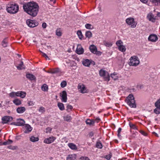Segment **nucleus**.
I'll use <instances>...</instances> for the list:
<instances>
[{
  "label": "nucleus",
  "mask_w": 160,
  "mask_h": 160,
  "mask_svg": "<svg viewBox=\"0 0 160 160\" xmlns=\"http://www.w3.org/2000/svg\"><path fill=\"white\" fill-rule=\"evenodd\" d=\"M96 147L98 148L101 149L102 148V145L100 142H98L96 143Z\"/></svg>",
  "instance_id": "c9c22d12"
},
{
  "label": "nucleus",
  "mask_w": 160,
  "mask_h": 160,
  "mask_svg": "<svg viewBox=\"0 0 160 160\" xmlns=\"http://www.w3.org/2000/svg\"><path fill=\"white\" fill-rule=\"evenodd\" d=\"M117 73L116 72H114L111 74V77L114 80H116L117 78Z\"/></svg>",
  "instance_id": "58836bf2"
},
{
  "label": "nucleus",
  "mask_w": 160,
  "mask_h": 160,
  "mask_svg": "<svg viewBox=\"0 0 160 160\" xmlns=\"http://www.w3.org/2000/svg\"><path fill=\"white\" fill-rule=\"evenodd\" d=\"M42 27L43 28H45L47 27V24L45 22H43L42 24Z\"/></svg>",
  "instance_id": "bf43d9fd"
},
{
  "label": "nucleus",
  "mask_w": 160,
  "mask_h": 160,
  "mask_svg": "<svg viewBox=\"0 0 160 160\" xmlns=\"http://www.w3.org/2000/svg\"><path fill=\"white\" fill-rule=\"evenodd\" d=\"M122 130V128H119L118 130V133H120Z\"/></svg>",
  "instance_id": "69168bd1"
},
{
  "label": "nucleus",
  "mask_w": 160,
  "mask_h": 160,
  "mask_svg": "<svg viewBox=\"0 0 160 160\" xmlns=\"http://www.w3.org/2000/svg\"><path fill=\"white\" fill-rule=\"evenodd\" d=\"M150 1L156 5H160V0H150Z\"/></svg>",
  "instance_id": "c756f323"
},
{
  "label": "nucleus",
  "mask_w": 160,
  "mask_h": 160,
  "mask_svg": "<svg viewBox=\"0 0 160 160\" xmlns=\"http://www.w3.org/2000/svg\"><path fill=\"white\" fill-rule=\"evenodd\" d=\"M16 67L17 69L19 70L25 69V67L22 61H21L20 63Z\"/></svg>",
  "instance_id": "4be33fe9"
},
{
  "label": "nucleus",
  "mask_w": 160,
  "mask_h": 160,
  "mask_svg": "<svg viewBox=\"0 0 160 160\" xmlns=\"http://www.w3.org/2000/svg\"><path fill=\"white\" fill-rule=\"evenodd\" d=\"M80 159L81 160H89L88 157H81Z\"/></svg>",
  "instance_id": "5fc2aeb1"
},
{
  "label": "nucleus",
  "mask_w": 160,
  "mask_h": 160,
  "mask_svg": "<svg viewBox=\"0 0 160 160\" xmlns=\"http://www.w3.org/2000/svg\"><path fill=\"white\" fill-rule=\"evenodd\" d=\"M41 113H43L45 111V108L44 107H41L38 110Z\"/></svg>",
  "instance_id": "de8ad7c7"
},
{
  "label": "nucleus",
  "mask_w": 160,
  "mask_h": 160,
  "mask_svg": "<svg viewBox=\"0 0 160 160\" xmlns=\"http://www.w3.org/2000/svg\"><path fill=\"white\" fill-rule=\"evenodd\" d=\"M67 85V82L66 81H63L61 83V86L62 88L65 87Z\"/></svg>",
  "instance_id": "c03bdc74"
},
{
  "label": "nucleus",
  "mask_w": 160,
  "mask_h": 160,
  "mask_svg": "<svg viewBox=\"0 0 160 160\" xmlns=\"http://www.w3.org/2000/svg\"><path fill=\"white\" fill-rule=\"evenodd\" d=\"M13 118L12 117L9 116H5L2 117V123H7L8 122L12 121V120Z\"/></svg>",
  "instance_id": "6e6552de"
},
{
  "label": "nucleus",
  "mask_w": 160,
  "mask_h": 160,
  "mask_svg": "<svg viewBox=\"0 0 160 160\" xmlns=\"http://www.w3.org/2000/svg\"><path fill=\"white\" fill-rule=\"evenodd\" d=\"M26 108L24 107H19L16 109L17 113H22L26 111Z\"/></svg>",
  "instance_id": "aec40b11"
},
{
  "label": "nucleus",
  "mask_w": 160,
  "mask_h": 160,
  "mask_svg": "<svg viewBox=\"0 0 160 160\" xmlns=\"http://www.w3.org/2000/svg\"><path fill=\"white\" fill-rule=\"evenodd\" d=\"M60 96L62 97V102H66L67 101V94L65 91H63L61 93Z\"/></svg>",
  "instance_id": "ddd939ff"
},
{
  "label": "nucleus",
  "mask_w": 160,
  "mask_h": 160,
  "mask_svg": "<svg viewBox=\"0 0 160 160\" xmlns=\"http://www.w3.org/2000/svg\"><path fill=\"white\" fill-rule=\"evenodd\" d=\"M69 159H70L71 160H75L78 159V158H77L76 154H73L69 155L67 157V159L68 160Z\"/></svg>",
  "instance_id": "412c9836"
},
{
  "label": "nucleus",
  "mask_w": 160,
  "mask_h": 160,
  "mask_svg": "<svg viewBox=\"0 0 160 160\" xmlns=\"http://www.w3.org/2000/svg\"><path fill=\"white\" fill-rule=\"evenodd\" d=\"M56 34L58 36H61L62 35V33L60 30H57L56 32Z\"/></svg>",
  "instance_id": "a18cd8bd"
},
{
  "label": "nucleus",
  "mask_w": 160,
  "mask_h": 160,
  "mask_svg": "<svg viewBox=\"0 0 160 160\" xmlns=\"http://www.w3.org/2000/svg\"><path fill=\"white\" fill-rule=\"evenodd\" d=\"M111 156H112V154H111V153H110L108 155H107L106 156L105 158L108 160H109V159H110V158L111 157Z\"/></svg>",
  "instance_id": "603ef678"
},
{
  "label": "nucleus",
  "mask_w": 160,
  "mask_h": 160,
  "mask_svg": "<svg viewBox=\"0 0 160 160\" xmlns=\"http://www.w3.org/2000/svg\"><path fill=\"white\" fill-rule=\"evenodd\" d=\"M26 78L30 81H36V79L35 77L31 73H27L26 75Z\"/></svg>",
  "instance_id": "f3484780"
},
{
  "label": "nucleus",
  "mask_w": 160,
  "mask_h": 160,
  "mask_svg": "<svg viewBox=\"0 0 160 160\" xmlns=\"http://www.w3.org/2000/svg\"><path fill=\"white\" fill-rule=\"evenodd\" d=\"M42 89L44 91H47L48 89V86L46 84H44L41 87Z\"/></svg>",
  "instance_id": "473e14b6"
},
{
  "label": "nucleus",
  "mask_w": 160,
  "mask_h": 160,
  "mask_svg": "<svg viewBox=\"0 0 160 160\" xmlns=\"http://www.w3.org/2000/svg\"><path fill=\"white\" fill-rule=\"evenodd\" d=\"M122 43V41L121 40H119L116 42V44L119 47L120 46L122 45H121V44Z\"/></svg>",
  "instance_id": "49530a36"
},
{
  "label": "nucleus",
  "mask_w": 160,
  "mask_h": 160,
  "mask_svg": "<svg viewBox=\"0 0 160 160\" xmlns=\"http://www.w3.org/2000/svg\"><path fill=\"white\" fill-rule=\"evenodd\" d=\"M32 128L28 124L25 125V130L24 132L26 133H29L32 130Z\"/></svg>",
  "instance_id": "2eb2a0df"
},
{
  "label": "nucleus",
  "mask_w": 160,
  "mask_h": 160,
  "mask_svg": "<svg viewBox=\"0 0 160 160\" xmlns=\"http://www.w3.org/2000/svg\"><path fill=\"white\" fill-rule=\"evenodd\" d=\"M129 125L131 128L135 130L137 129V127L134 124L129 123Z\"/></svg>",
  "instance_id": "79ce46f5"
},
{
  "label": "nucleus",
  "mask_w": 160,
  "mask_h": 160,
  "mask_svg": "<svg viewBox=\"0 0 160 160\" xmlns=\"http://www.w3.org/2000/svg\"><path fill=\"white\" fill-rule=\"evenodd\" d=\"M85 28L88 29H92L93 28V26L89 23H87L85 25Z\"/></svg>",
  "instance_id": "e433bc0d"
},
{
  "label": "nucleus",
  "mask_w": 160,
  "mask_h": 160,
  "mask_svg": "<svg viewBox=\"0 0 160 160\" xmlns=\"http://www.w3.org/2000/svg\"><path fill=\"white\" fill-rule=\"evenodd\" d=\"M67 110L69 112L73 108L72 107L71 105H68L67 106Z\"/></svg>",
  "instance_id": "3c124183"
},
{
  "label": "nucleus",
  "mask_w": 160,
  "mask_h": 160,
  "mask_svg": "<svg viewBox=\"0 0 160 160\" xmlns=\"http://www.w3.org/2000/svg\"><path fill=\"white\" fill-rule=\"evenodd\" d=\"M99 74L101 77H103L105 81L107 82L109 81L110 76L108 72L107 71L101 69L99 71Z\"/></svg>",
  "instance_id": "20e7f679"
},
{
  "label": "nucleus",
  "mask_w": 160,
  "mask_h": 160,
  "mask_svg": "<svg viewBox=\"0 0 160 160\" xmlns=\"http://www.w3.org/2000/svg\"><path fill=\"white\" fill-rule=\"evenodd\" d=\"M59 72L58 69H54L50 72H48V73H50L52 74L56 73Z\"/></svg>",
  "instance_id": "37998d69"
},
{
  "label": "nucleus",
  "mask_w": 160,
  "mask_h": 160,
  "mask_svg": "<svg viewBox=\"0 0 160 160\" xmlns=\"http://www.w3.org/2000/svg\"><path fill=\"white\" fill-rule=\"evenodd\" d=\"M119 50L122 52H125L126 50V48L125 46L122 45L118 47Z\"/></svg>",
  "instance_id": "c85d7f7f"
},
{
  "label": "nucleus",
  "mask_w": 160,
  "mask_h": 160,
  "mask_svg": "<svg viewBox=\"0 0 160 160\" xmlns=\"http://www.w3.org/2000/svg\"><path fill=\"white\" fill-rule=\"evenodd\" d=\"M26 23L29 27L31 28L37 26L38 24V22L36 20H28L26 21Z\"/></svg>",
  "instance_id": "0eeeda50"
},
{
  "label": "nucleus",
  "mask_w": 160,
  "mask_h": 160,
  "mask_svg": "<svg viewBox=\"0 0 160 160\" xmlns=\"http://www.w3.org/2000/svg\"><path fill=\"white\" fill-rule=\"evenodd\" d=\"M13 103L16 105H20L21 103V101L18 99H14L13 100Z\"/></svg>",
  "instance_id": "cd10ccee"
},
{
  "label": "nucleus",
  "mask_w": 160,
  "mask_h": 160,
  "mask_svg": "<svg viewBox=\"0 0 160 160\" xmlns=\"http://www.w3.org/2000/svg\"><path fill=\"white\" fill-rule=\"evenodd\" d=\"M2 45L4 48L6 47L7 46V42L6 38H4L2 42Z\"/></svg>",
  "instance_id": "f704fd0d"
},
{
  "label": "nucleus",
  "mask_w": 160,
  "mask_h": 160,
  "mask_svg": "<svg viewBox=\"0 0 160 160\" xmlns=\"http://www.w3.org/2000/svg\"><path fill=\"white\" fill-rule=\"evenodd\" d=\"M77 54H82L84 51L83 49L81 47V45H78L76 50Z\"/></svg>",
  "instance_id": "a211bd4d"
},
{
  "label": "nucleus",
  "mask_w": 160,
  "mask_h": 160,
  "mask_svg": "<svg viewBox=\"0 0 160 160\" xmlns=\"http://www.w3.org/2000/svg\"><path fill=\"white\" fill-rule=\"evenodd\" d=\"M72 119L71 117L69 115H67L64 117V120L67 122H70Z\"/></svg>",
  "instance_id": "72a5a7b5"
},
{
  "label": "nucleus",
  "mask_w": 160,
  "mask_h": 160,
  "mask_svg": "<svg viewBox=\"0 0 160 160\" xmlns=\"http://www.w3.org/2000/svg\"><path fill=\"white\" fill-rule=\"evenodd\" d=\"M157 16L158 17H160V12H158L157 14Z\"/></svg>",
  "instance_id": "774afa93"
},
{
  "label": "nucleus",
  "mask_w": 160,
  "mask_h": 160,
  "mask_svg": "<svg viewBox=\"0 0 160 160\" xmlns=\"http://www.w3.org/2000/svg\"><path fill=\"white\" fill-rule=\"evenodd\" d=\"M104 44L106 47H110L112 46V44L110 42H107L106 41H104Z\"/></svg>",
  "instance_id": "7c9ffc66"
},
{
  "label": "nucleus",
  "mask_w": 160,
  "mask_h": 160,
  "mask_svg": "<svg viewBox=\"0 0 160 160\" xmlns=\"http://www.w3.org/2000/svg\"><path fill=\"white\" fill-rule=\"evenodd\" d=\"M78 90L81 93H84L87 92L86 88L84 85H78Z\"/></svg>",
  "instance_id": "4468645a"
},
{
  "label": "nucleus",
  "mask_w": 160,
  "mask_h": 160,
  "mask_svg": "<svg viewBox=\"0 0 160 160\" xmlns=\"http://www.w3.org/2000/svg\"><path fill=\"white\" fill-rule=\"evenodd\" d=\"M23 8L25 12L33 17L37 15L38 11V6L35 2L25 3L23 4Z\"/></svg>",
  "instance_id": "f257e3e1"
},
{
  "label": "nucleus",
  "mask_w": 160,
  "mask_h": 160,
  "mask_svg": "<svg viewBox=\"0 0 160 160\" xmlns=\"http://www.w3.org/2000/svg\"><path fill=\"white\" fill-rule=\"evenodd\" d=\"M11 125H14L17 126V122H12L10 124Z\"/></svg>",
  "instance_id": "0e129e2a"
},
{
  "label": "nucleus",
  "mask_w": 160,
  "mask_h": 160,
  "mask_svg": "<svg viewBox=\"0 0 160 160\" xmlns=\"http://www.w3.org/2000/svg\"><path fill=\"white\" fill-rule=\"evenodd\" d=\"M35 102L32 101H29L28 102V104L29 106H33L35 104Z\"/></svg>",
  "instance_id": "8fccbe9b"
},
{
  "label": "nucleus",
  "mask_w": 160,
  "mask_h": 160,
  "mask_svg": "<svg viewBox=\"0 0 160 160\" xmlns=\"http://www.w3.org/2000/svg\"><path fill=\"white\" fill-rule=\"evenodd\" d=\"M26 93L22 92V91H20V96L19 97H21L22 98H23L25 97L26 95Z\"/></svg>",
  "instance_id": "ea45409f"
},
{
  "label": "nucleus",
  "mask_w": 160,
  "mask_h": 160,
  "mask_svg": "<svg viewBox=\"0 0 160 160\" xmlns=\"http://www.w3.org/2000/svg\"><path fill=\"white\" fill-rule=\"evenodd\" d=\"M86 123L90 126H93L95 123V121L93 120L88 119L86 121Z\"/></svg>",
  "instance_id": "5701e85b"
},
{
  "label": "nucleus",
  "mask_w": 160,
  "mask_h": 160,
  "mask_svg": "<svg viewBox=\"0 0 160 160\" xmlns=\"http://www.w3.org/2000/svg\"><path fill=\"white\" fill-rule=\"evenodd\" d=\"M92 36V34L91 32L89 31H88L86 32L85 36L86 38H90Z\"/></svg>",
  "instance_id": "a878e982"
},
{
  "label": "nucleus",
  "mask_w": 160,
  "mask_h": 160,
  "mask_svg": "<svg viewBox=\"0 0 160 160\" xmlns=\"http://www.w3.org/2000/svg\"><path fill=\"white\" fill-rule=\"evenodd\" d=\"M89 49L90 51L94 54H98L97 52H98L97 49L96 47L93 44H92L90 46Z\"/></svg>",
  "instance_id": "f8f14e48"
},
{
  "label": "nucleus",
  "mask_w": 160,
  "mask_h": 160,
  "mask_svg": "<svg viewBox=\"0 0 160 160\" xmlns=\"http://www.w3.org/2000/svg\"><path fill=\"white\" fill-rule=\"evenodd\" d=\"M157 16H155L154 15H153L152 13H149L147 16V19L150 21L152 22H155Z\"/></svg>",
  "instance_id": "9d476101"
},
{
  "label": "nucleus",
  "mask_w": 160,
  "mask_h": 160,
  "mask_svg": "<svg viewBox=\"0 0 160 160\" xmlns=\"http://www.w3.org/2000/svg\"><path fill=\"white\" fill-rule=\"evenodd\" d=\"M17 126H22L24 125L25 121L22 119L20 118L17 119Z\"/></svg>",
  "instance_id": "6ab92c4d"
},
{
  "label": "nucleus",
  "mask_w": 160,
  "mask_h": 160,
  "mask_svg": "<svg viewBox=\"0 0 160 160\" xmlns=\"http://www.w3.org/2000/svg\"><path fill=\"white\" fill-rule=\"evenodd\" d=\"M118 137L119 138H121V135L120 134V133H118V135H117Z\"/></svg>",
  "instance_id": "338daca9"
},
{
  "label": "nucleus",
  "mask_w": 160,
  "mask_h": 160,
  "mask_svg": "<svg viewBox=\"0 0 160 160\" xmlns=\"http://www.w3.org/2000/svg\"><path fill=\"white\" fill-rule=\"evenodd\" d=\"M6 9L8 12L11 14H15L18 12L19 6L16 4H8L7 6Z\"/></svg>",
  "instance_id": "f03ea898"
},
{
  "label": "nucleus",
  "mask_w": 160,
  "mask_h": 160,
  "mask_svg": "<svg viewBox=\"0 0 160 160\" xmlns=\"http://www.w3.org/2000/svg\"><path fill=\"white\" fill-rule=\"evenodd\" d=\"M12 142V141L11 140H8L7 141L2 142V145H7L11 144Z\"/></svg>",
  "instance_id": "a19ab883"
},
{
  "label": "nucleus",
  "mask_w": 160,
  "mask_h": 160,
  "mask_svg": "<svg viewBox=\"0 0 160 160\" xmlns=\"http://www.w3.org/2000/svg\"><path fill=\"white\" fill-rule=\"evenodd\" d=\"M20 91H18L15 92L16 96L19 97L20 96Z\"/></svg>",
  "instance_id": "e2e57ef3"
},
{
  "label": "nucleus",
  "mask_w": 160,
  "mask_h": 160,
  "mask_svg": "<svg viewBox=\"0 0 160 160\" xmlns=\"http://www.w3.org/2000/svg\"><path fill=\"white\" fill-rule=\"evenodd\" d=\"M41 53H42V56L43 57H44L45 58H46V59H49V58H48V57L47 56V54H46L45 53H44V52H41Z\"/></svg>",
  "instance_id": "6e6d98bb"
},
{
  "label": "nucleus",
  "mask_w": 160,
  "mask_h": 160,
  "mask_svg": "<svg viewBox=\"0 0 160 160\" xmlns=\"http://www.w3.org/2000/svg\"><path fill=\"white\" fill-rule=\"evenodd\" d=\"M77 34L78 37V38L82 40L83 39H84V37L81 30H78L77 32Z\"/></svg>",
  "instance_id": "b1692460"
},
{
  "label": "nucleus",
  "mask_w": 160,
  "mask_h": 160,
  "mask_svg": "<svg viewBox=\"0 0 160 160\" xmlns=\"http://www.w3.org/2000/svg\"><path fill=\"white\" fill-rule=\"evenodd\" d=\"M140 1L143 3H147L148 0H140Z\"/></svg>",
  "instance_id": "052dcab7"
},
{
  "label": "nucleus",
  "mask_w": 160,
  "mask_h": 160,
  "mask_svg": "<svg viewBox=\"0 0 160 160\" xmlns=\"http://www.w3.org/2000/svg\"><path fill=\"white\" fill-rule=\"evenodd\" d=\"M139 132L142 135H144V136H146L147 135V133L143 131L140 130L139 131Z\"/></svg>",
  "instance_id": "13d9d810"
},
{
  "label": "nucleus",
  "mask_w": 160,
  "mask_h": 160,
  "mask_svg": "<svg viewBox=\"0 0 160 160\" xmlns=\"http://www.w3.org/2000/svg\"><path fill=\"white\" fill-rule=\"evenodd\" d=\"M130 61L129 65L130 66H136L138 65L140 61L138 58L136 56L131 57L129 59Z\"/></svg>",
  "instance_id": "39448f33"
},
{
  "label": "nucleus",
  "mask_w": 160,
  "mask_h": 160,
  "mask_svg": "<svg viewBox=\"0 0 160 160\" xmlns=\"http://www.w3.org/2000/svg\"><path fill=\"white\" fill-rule=\"evenodd\" d=\"M30 140L32 142H35L38 141L39 140V139L37 137H36L33 136H32L30 138Z\"/></svg>",
  "instance_id": "2f4dec72"
},
{
  "label": "nucleus",
  "mask_w": 160,
  "mask_h": 160,
  "mask_svg": "<svg viewBox=\"0 0 160 160\" xmlns=\"http://www.w3.org/2000/svg\"><path fill=\"white\" fill-rule=\"evenodd\" d=\"M58 107L59 109L61 111H63L64 110V104L62 103L59 102L58 104Z\"/></svg>",
  "instance_id": "bb28decb"
},
{
  "label": "nucleus",
  "mask_w": 160,
  "mask_h": 160,
  "mask_svg": "<svg viewBox=\"0 0 160 160\" xmlns=\"http://www.w3.org/2000/svg\"><path fill=\"white\" fill-rule=\"evenodd\" d=\"M9 96L11 98H13L16 96L15 92H11L9 94Z\"/></svg>",
  "instance_id": "864d4df0"
},
{
  "label": "nucleus",
  "mask_w": 160,
  "mask_h": 160,
  "mask_svg": "<svg viewBox=\"0 0 160 160\" xmlns=\"http://www.w3.org/2000/svg\"><path fill=\"white\" fill-rule=\"evenodd\" d=\"M126 23L131 26L132 28H134L136 27L137 23L134 21V19L132 18H127L126 20Z\"/></svg>",
  "instance_id": "423d86ee"
},
{
  "label": "nucleus",
  "mask_w": 160,
  "mask_h": 160,
  "mask_svg": "<svg viewBox=\"0 0 160 160\" xmlns=\"http://www.w3.org/2000/svg\"><path fill=\"white\" fill-rule=\"evenodd\" d=\"M148 39L149 41L155 42L158 40V38L156 34H152L149 36Z\"/></svg>",
  "instance_id": "1a4fd4ad"
},
{
  "label": "nucleus",
  "mask_w": 160,
  "mask_h": 160,
  "mask_svg": "<svg viewBox=\"0 0 160 160\" xmlns=\"http://www.w3.org/2000/svg\"><path fill=\"white\" fill-rule=\"evenodd\" d=\"M68 147L72 150H76L77 149V147L76 146L72 143H69L68 144Z\"/></svg>",
  "instance_id": "393cba45"
},
{
  "label": "nucleus",
  "mask_w": 160,
  "mask_h": 160,
  "mask_svg": "<svg viewBox=\"0 0 160 160\" xmlns=\"http://www.w3.org/2000/svg\"><path fill=\"white\" fill-rule=\"evenodd\" d=\"M91 62V61L88 59H84L82 61V64L85 66L88 67L90 65Z\"/></svg>",
  "instance_id": "dca6fc26"
},
{
  "label": "nucleus",
  "mask_w": 160,
  "mask_h": 160,
  "mask_svg": "<svg viewBox=\"0 0 160 160\" xmlns=\"http://www.w3.org/2000/svg\"><path fill=\"white\" fill-rule=\"evenodd\" d=\"M56 139V138L54 137H50L48 138L45 139L43 142L46 143L50 144L52 142Z\"/></svg>",
  "instance_id": "9b49d317"
},
{
  "label": "nucleus",
  "mask_w": 160,
  "mask_h": 160,
  "mask_svg": "<svg viewBox=\"0 0 160 160\" xmlns=\"http://www.w3.org/2000/svg\"><path fill=\"white\" fill-rule=\"evenodd\" d=\"M100 120V119L99 118H97L95 120H94V121H95V123L96 122L98 123L99 122Z\"/></svg>",
  "instance_id": "680f3d73"
},
{
  "label": "nucleus",
  "mask_w": 160,
  "mask_h": 160,
  "mask_svg": "<svg viewBox=\"0 0 160 160\" xmlns=\"http://www.w3.org/2000/svg\"><path fill=\"white\" fill-rule=\"evenodd\" d=\"M126 100L127 104L131 108H136V106L135 104V101L133 96L132 94H129L127 97Z\"/></svg>",
  "instance_id": "7ed1b4c3"
},
{
  "label": "nucleus",
  "mask_w": 160,
  "mask_h": 160,
  "mask_svg": "<svg viewBox=\"0 0 160 160\" xmlns=\"http://www.w3.org/2000/svg\"><path fill=\"white\" fill-rule=\"evenodd\" d=\"M155 105L156 107H160V99L158 100L156 102Z\"/></svg>",
  "instance_id": "09e8293b"
},
{
  "label": "nucleus",
  "mask_w": 160,
  "mask_h": 160,
  "mask_svg": "<svg viewBox=\"0 0 160 160\" xmlns=\"http://www.w3.org/2000/svg\"><path fill=\"white\" fill-rule=\"evenodd\" d=\"M156 107V108L154 110V112L156 114H159L160 113V107Z\"/></svg>",
  "instance_id": "4c0bfd02"
},
{
  "label": "nucleus",
  "mask_w": 160,
  "mask_h": 160,
  "mask_svg": "<svg viewBox=\"0 0 160 160\" xmlns=\"http://www.w3.org/2000/svg\"><path fill=\"white\" fill-rule=\"evenodd\" d=\"M52 130V129L49 127L47 128L46 129V132L47 133L48 132H50Z\"/></svg>",
  "instance_id": "4d7b16f0"
}]
</instances>
